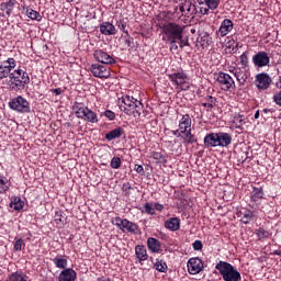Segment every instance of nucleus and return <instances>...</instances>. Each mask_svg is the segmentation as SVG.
I'll use <instances>...</instances> for the list:
<instances>
[{
    "label": "nucleus",
    "instance_id": "obj_1",
    "mask_svg": "<svg viewBox=\"0 0 281 281\" xmlns=\"http://www.w3.org/2000/svg\"><path fill=\"white\" fill-rule=\"evenodd\" d=\"M159 27L161 29L164 43L170 45V52H178L179 41H181V35L183 34V30H186V25L177 24V22H165L159 25Z\"/></svg>",
    "mask_w": 281,
    "mask_h": 281
},
{
    "label": "nucleus",
    "instance_id": "obj_2",
    "mask_svg": "<svg viewBox=\"0 0 281 281\" xmlns=\"http://www.w3.org/2000/svg\"><path fill=\"white\" fill-rule=\"evenodd\" d=\"M215 269H217L224 281H243L240 272L232 263L220 261Z\"/></svg>",
    "mask_w": 281,
    "mask_h": 281
},
{
    "label": "nucleus",
    "instance_id": "obj_3",
    "mask_svg": "<svg viewBox=\"0 0 281 281\" xmlns=\"http://www.w3.org/2000/svg\"><path fill=\"white\" fill-rule=\"evenodd\" d=\"M139 106H142V102L131 95H124L121 98L120 109L126 113V115L137 117V115H139Z\"/></svg>",
    "mask_w": 281,
    "mask_h": 281
},
{
    "label": "nucleus",
    "instance_id": "obj_4",
    "mask_svg": "<svg viewBox=\"0 0 281 281\" xmlns=\"http://www.w3.org/2000/svg\"><path fill=\"white\" fill-rule=\"evenodd\" d=\"M72 111L79 120H85V122H90V124L98 123V114L89 110L83 103H75Z\"/></svg>",
    "mask_w": 281,
    "mask_h": 281
},
{
    "label": "nucleus",
    "instance_id": "obj_5",
    "mask_svg": "<svg viewBox=\"0 0 281 281\" xmlns=\"http://www.w3.org/2000/svg\"><path fill=\"white\" fill-rule=\"evenodd\" d=\"M169 78L173 85H176V89L178 92L188 91L190 89V78L183 71L173 72L169 75Z\"/></svg>",
    "mask_w": 281,
    "mask_h": 281
},
{
    "label": "nucleus",
    "instance_id": "obj_6",
    "mask_svg": "<svg viewBox=\"0 0 281 281\" xmlns=\"http://www.w3.org/2000/svg\"><path fill=\"white\" fill-rule=\"evenodd\" d=\"M9 78L12 89H23L30 82V76L25 71H13Z\"/></svg>",
    "mask_w": 281,
    "mask_h": 281
},
{
    "label": "nucleus",
    "instance_id": "obj_7",
    "mask_svg": "<svg viewBox=\"0 0 281 281\" xmlns=\"http://www.w3.org/2000/svg\"><path fill=\"white\" fill-rule=\"evenodd\" d=\"M10 109L18 113H30V102L23 97H16L9 102Z\"/></svg>",
    "mask_w": 281,
    "mask_h": 281
},
{
    "label": "nucleus",
    "instance_id": "obj_8",
    "mask_svg": "<svg viewBox=\"0 0 281 281\" xmlns=\"http://www.w3.org/2000/svg\"><path fill=\"white\" fill-rule=\"evenodd\" d=\"M112 223L120 227L122 232H131L134 233L137 229V225L128 220H122L121 217H115Z\"/></svg>",
    "mask_w": 281,
    "mask_h": 281
},
{
    "label": "nucleus",
    "instance_id": "obj_9",
    "mask_svg": "<svg viewBox=\"0 0 281 281\" xmlns=\"http://www.w3.org/2000/svg\"><path fill=\"white\" fill-rule=\"evenodd\" d=\"M269 54L267 52H258L252 56V63L257 69H260L261 67H268L270 63Z\"/></svg>",
    "mask_w": 281,
    "mask_h": 281
},
{
    "label": "nucleus",
    "instance_id": "obj_10",
    "mask_svg": "<svg viewBox=\"0 0 281 281\" xmlns=\"http://www.w3.org/2000/svg\"><path fill=\"white\" fill-rule=\"evenodd\" d=\"M187 267L191 276H196L203 271V261L199 257H194L189 259Z\"/></svg>",
    "mask_w": 281,
    "mask_h": 281
},
{
    "label": "nucleus",
    "instance_id": "obj_11",
    "mask_svg": "<svg viewBox=\"0 0 281 281\" xmlns=\"http://www.w3.org/2000/svg\"><path fill=\"white\" fill-rule=\"evenodd\" d=\"M190 131H192V119H190V115L186 114L180 120L179 131H176L175 135H178V137H181V134L188 133Z\"/></svg>",
    "mask_w": 281,
    "mask_h": 281
},
{
    "label": "nucleus",
    "instance_id": "obj_12",
    "mask_svg": "<svg viewBox=\"0 0 281 281\" xmlns=\"http://www.w3.org/2000/svg\"><path fill=\"white\" fill-rule=\"evenodd\" d=\"M180 12L182 13V16H186L187 19H194V14H196V5L192 3V1H184L179 7Z\"/></svg>",
    "mask_w": 281,
    "mask_h": 281
},
{
    "label": "nucleus",
    "instance_id": "obj_13",
    "mask_svg": "<svg viewBox=\"0 0 281 281\" xmlns=\"http://www.w3.org/2000/svg\"><path fill=\"white\" fill-rule=\"evenodd\" d=\"M215 78H217V82H220L224 91H229V89H232V85H234V79H232V76L225 72H220L215 74Z\"/></svg>",
    "mask_w": 281,
    "mask_h": 281
},
{
    "label": "nucleus",
    "instance_id": "obj_14",
    "mask_svg": "<svg viewBox=\"0 0 281 281\" xmlns=\"http://www.w3.org/2000/svg\"><path fill=\"white\" fill-rule=\"evenodd\" d=\"M255 85L258 89H269V86L271 85V77L266 72H261L256 76Z\"/></svg>",
    "mask_w": 281,
    "mask_h": 281
},
{
    "label": "nucleus",
    "instance_id": "obj_15",
    "mask_svg": "<svg viewBox=\"0 0 281 281\" xmlns=\"http://www.w3.org/2000/svg\"><path fill=\"white\" fill-rule=\"evenodd\" d=\"M93 56L99 63H102L103 65H113V63H115V59L102 49L94 50Z\"/></svg>",
    "mask_w": 281,
    "mask_h": 281
},
{
    "label": "nucleus",
    "instance_id": "obj_16",
    "mask_svg": "<svg viewBox=\"0 0 281 281\" xmlns=\"http://www.w3.org/2000/svg\"><path fill=\"white\" fill-rule=\"evenodd\" d=\"M76 278H78L76 270L66 268L59 273L58 281H76Z\"/></svg>",
    "mask_w": 281,
    "mask_h": 281
},
{
    "label": "nucleus",
    "instance_id": "obj_17",
    "mask_svg": "<svg viewBox=\"0 0 281 281\" xmlns=\"http://www.w3.org/2000/svg\"><path fill=\"white\" fill-rule=\"evenodd\" d=\"M165 227L170 232H179V229H181V220L171 217L165 222Z\"/></svg>",
    "mask_w": 281,
    "mask_h": 281
},
{
    "label": "nucleus",
    "instance_id": "obj_18",
    "mask_svg": "<svg viewBox=\"0 0 281 281\" xmlns=\"http://www.w3.org/2000/svg\"><path fill=\"white\" fill-rule=\"evenodd\" d=\"M100 32L105 36H113L117 34V30H115V26L111 22H103L100 25Z\"/></svg>",
    "mask_w": 281,
    "mask_h": 281
},
{
    "label": "nucleus",
    "instance_id": "obj_19",
    "mask_svg": "<svg viewBox=\"0 0 281 281\" xmlns=\"http://www.w3.org/2000/svg\"><path fill=\"white\" fill-rule=\"evenodd\" d=\"M218 146L227 148L232 144V135L229 133L220 132L217 133Z\"/></svg>",
    "mask_w": 281,
    "mask_h": 281
},
{
    "label": "nucleus",
    "instance_id": "obj_20",
    "mask_svg": "<svg viewBox=\"0 0 281 281\" xmlns=\"http://www.w3.org/2000/svg\"><path fill=\"white\" fill-rule=\"evenodd\" d=\"M147 246L153 254H159L161 251V243L155 237H149L147 239Z\"/></svg>",
    "mask_w": 281,
    "mask_h": 281
},
{
    "label": "nucleus",
    "instance_id": "obj_21",
    "mask_svg": "<svg viewBox=\"0 0 281 281\" xmlns=\"http://www.w3.org/2000/svg\"><path fill=\"white\" fill-rule=\"evenodd\" d=\"M232 30H234V22H232V20L229 19H225L221 26H220V34L221 36H227V34H229V32H232Z\"/></svg>",
    "mask_w": 281,
    "mask_h": 281
},
{
    "label": "nucleus",
    "instance_id": "obj_22",
    "mask_svg": "<svg viewBox=\"0 0 281 281\" xmlns=\"http://www.w3.org/2000/svg\"><path fill=\"white\" fill-rule=\"evenodd\" d=\"M204 144L207 147L216 148L218 146V133H211L204 137Z\"/></svg>",
    "mask_w": 281,
    "mask_h": 281
},
{
    "label": "nucleus",
    "instance_id": "obj_23",
    "mask_svg": "<svg viewBox=\"0 0 281 281\" xmlns=\"http://www.w3.org/2000/svg\"><path fill=\"white\" fill-rule=\"evenodd\" d=\"M14 5H16V0H9L8 2H2L0 5V10L5 12V16H10L12 11L14 10Z\"/></svg>",
    "mask_w": 281,
    "mask_h": 281
},
{
    "label": "nucleus",
    "instance_id": "obj_24",
    "mask_svg": "<svg viewBox=\"0 0 281 281\" xmlns=\"http://www.w3.org/2000/svg\"><path fill=\"white\" fill-rule=\"evenodd\" d=\"M198 42L200 43L201 47H210L212 45V37L207 32H201L198 37Z\"/></svg>",
    "mask_w": 281,
    "mask_h": 281
},
{
    "label": "nucleus",
    "instance_id": "obj_25",
    "mask_svg": "<svg viewBox=\"0 0 281 281\" xmlns=\"http://www.w3.org/2000/svg\"><path fill=\"white\" fill-rule=\"evenodd\" d=\"M135 254H136V258L139 260V262H143L144 260H148V252L146 251L145 246L137 245L135 247Z\"/></svg>",
    "mask_w": 281,
    "mask_h": 281
},
{
    "label": "nucleus",
    "instance_id": "obj_26",
    "mask_svg": "<svg viewBox=\"0 0 281 281\" xmlns=\"http://www.w3.org/2000/svg\"><path fill=\"white\" fill-rule=\"evenodd\" d=\"M238 217L240 218L241 223H244V225H247V224L251 223V221L254 218V212H251L249 210L240 211L238 213Z\"/></svg>",
    "mask_w": 281,
    "mask_h": 281
},
{
    "label": "nucleus",
    "instance_id": "obj_27",
    "mask_svg": "<svg viewBox=\"0 0 281 281\" xmlns=\"http://www.w3.org/2000/svg\"><path fill=\"white\" fill-rule=\"evenodd\" d=\"M124 131L122 130V127H116L115 130H112L105 134V139H108V142H113V139L122 137Z\"/></svg>",
    "mask_w": 281,
    "mask_h": 281
},
{
    "label": "nucleus",
    "instance_id": "obj_28",
    "mask_svg": "<svg viewBox=\"0 0 281 281\" xmlns=\"http://www.w3.org/2000/svg\"><path fill=\"white\" fill-rule=\"evenodd\" d=\"M53 263L57 269H67V259L63 255H58L53 259Z\"/></svg>",
    "mask_w": 281,
    "mask_h": 281
},
{
    "label": "nucleus",
    "instance_id": "obj_29",
    "mask_svg": "<svg viewBox=\"0 0 281 281\" xmlns=\"http://www.w3.org/2000/svg\"><path fill=\"white\" fill-rule=\"evenodd\" d=\"M10 190V181L8 178L0 176V194H5Z\"/></svg>",
    "mask_w": 281,
    "mask_h": 281
},
{
    "label": "nucleus",
    "instance_id": "obj_30",
    "mask_svg": "<svg viewBox=\"0 0 281 281\" xmlns=\"http://www.w3.org/2000/svg\"><path fill=\"white\" fill-rule=\"evenodd\" d=\"M151 159H155L156 164H168V159L166 158V155L159 151H153Z\"/></svg>",
    "mask_w": 281,
    "mask_h": 281
},
{
    "label": "nucleus",
    "instance_id": "obj_31",
    "mask_svg": "<svg viewBox=\"0 0 281 281\" xmlns=\"http://www.w3.org/2000/svg\"><path fill=\"white\" fill-rule=\"evenodd\" d=\"M154 268L156 271H159L160 273H166V271H168V265L164 260L159 259H156Z\"/></svg>",
    "mask_w": 281,
    "mask_h": 281
},
{
    "label": "nucleus",
    "instance_id": "obj_32",
    "mask_svg": "<svg viewBox=\"0 0 281 281\" xmlns=\"http://www.w3.org/2000/svg\"><path fill=\"white\" fill-rule=\"evenodd\" d=\"M14 67H16V60H14V58H9L1 64L0 69H8V71H12Z\"/></svg>",
    "mask_w": 281,
    "mask_h": 281
},
{
    "label": "nucleus",
    "instance_id": "obj_33",
    "mask_svg": "<svg viewBox=\"0 0 281 281\" xmlns=\"http://www.w3.org/2000/svg\"><path fill=\"white\" fill-rule=\"evenodd\" d=\"M10 207L19 212L20 210H23V201L21 198L16 196L11 200Z\"/></svg>",
    "mask_w": 281,
    "mask_h": 281
},
{
    "label": "nucleus",
    "instance_id": "obj_34",
    "mask_svg": "<svg viewBox=\"0 0 281 281\" xmlns=\"http://www.w3.org/2000/svg\"><path fill=\"white\" fill-rule=\"evenodd\" d=\"M7 281H27V277L23 272H14Z\"/></svg>",
    "mask_w": 281,
    "mask_h": 281
},
{
    "label": "nucleus",
    "instance_id": "obj_35",
    "mask_svg": "<svg viewBox=\"0 0 281 281\" xmlns=\"http://www.w3.org/2000/svg\"><path fill=\"white\" fill-rule=\"evenodd\" d=\"M262 196H265L262 189H254L251 201H254L255 203H258V201L262 200Z\"/></svg>",
    "mask_w": 281,
    "mask_h": 281
},
{
    "label": "nucleus",
    "instance_id": "obj_36",
    "mask_svg": "<svg viewBox=\"0 0 281 281\" xmlns=\"http://www.w3.org/2000/svg\"><path fill=\"white\" fill-rule=\"evenodd\" d=\"M26 16H29V19H32V21H41L42 19L41 13H38V11H34V9H27Z\"/></svg>",
    "mask_w": 281,
    "mask_h": 281
},
{
    "label": "nucleus",
    "instance_id": "obj_37",
    "mask_svg": "<svg viewBox=\"0 0 281 281\" xmlns=\"http://www.w3.org/2000/svg\"><path fill=\"white\" fill-rule=\"evenodd\" d=\"M182 135L184 144H194V142H196V138H194V135H192V131L184 132Z\"/></svg>",
    "mask_w": 281,
    "mask_h": 281
},
{
    "label": "nucleus",
    "instance_id": "obj_38",
    "mask_svg": "<svg viewBox=\"0 0 281 281\" xmlns=\"http://www.w3.org/2000/svg\"><path fill=\"white\" fill-rule=\"evenodd\" d=\"M204 3L209 10H216L221 4V0H204Z\"/></svg>",
    "mask_w": 281,
    "mask_h": 281
},
{
    "label": "nucleus",
    "instance_id": "obj_39",
    "mask_svg": "<svg viewBox=\"0 0 281 281\" xmlns=\"http://www.w3.org/2000/svg\"><path fill=\"white\" fill-rule=\"evenodd\" d=\"M233 123L235 124V128H243L245 119L241 115L235 116Z\"/></svg>",
    "mask_w": 281,
    "mask_h": 281
},
{
    "label": "nucleus",
    "instance_id": "obj_40",
    "mask_svg": "<svg viewBox=\"0 0 281 281\" xmlns=\"http://www.w3.org/2000/svg\"><path fill=\"white\" fill-rule=\"evenodd\" d=\"M92 74L94 78H100L101 80H104L111 76V72L109 71H93Z\"/></svg>",
    "mask_w": 281,
    "mask_h": 281
},
{
    "label": "nucleus",
    "instance_id": "obj_41",
    "mask_svg": "<svg viewBox=\"0 0 281 281\" xmlns=\"http://www.w3.org/2000/svg\"><path fill=\"white\" fill-rule=\"evenodd\" d=\"M110 166L114 170H117L122 166V159H120V157H113Z\"/></svg>",
    "mask_w": 281,
    "mask_h": 281
},
{
    "label": "nucleus",
    "instance_id": "obj_42",
    "mask_svg": "<svg viewBox=\"0 0 281 281\" xmlns=\"http://www.w3.org/2000/svg\"><path fill=\"white\" fill-rule=\"evenodd\" d=\"M145 212H146V214H149L150 216H155V204H154V202L145 204Z\"/></svg>",
    "mask_w": 281,
    "mask_h": 281
},
{
    "label": "nucleus",
    "instance_id": "obj_43",
    "mask_svg": "<svg viewBox=\"0 0 281 281\" xmlns=\"http://www.w3.org/2000/svg\"><path fill=\"white\" fill-rule=\"evenodd\" d=\"M23 247H25V241H23L21 238L15 239L14 245H13L14 251H21V249H23Z\"/></svg>",
    "mask_w": 281,
    "mask_h": 281
},
{
    "label": "nucleus",
    "instance_id": "obj_44",
    "mask_svg": "<svg viewBox=\"0 0 281 281\" xmlns=\"http://www.w3.org/2000/svg\"><path fill=\"white\" fill-rule=\"evenodd\" d=\"M256 234H257L259 240H265V238L269 237V232L265 231V228L257 229Z\"/></svg>",
    "mask_w": 281,
    "mask_h": 281
},
{
    "label": "nucleus",
    "instance_id": "obj_45",
    "mask_svg": "<svg viewBox=\"0 0 281 281\" xmlns=\"http://www.w3.org/2000/svg\"><path fill=\"white\" fill-rule=\"evenodd\" d=\"M65 221H66V218H65V216H63V214L56 213V215H55L56 225H65Z\"/></svg>",
    "mask_w": 281,
    "mask_h": 281
},
{
    "label": "nucleus",
    "instance_id": "obj_46",
    "mask_svg": "<svg viewBox=\"0 0 281 281\" xmlns=\"http://www.w3.org/2000/svg\"><path fill=\"white\" fill-rule=\"evenodd\" d=\"M178 47L181 49H183V47H190L188 40H183V34L181 35V40H178Z\"/></svg>",
    "mask_w": 281,
    "mask_h": 281
},
{
    "label": "nucleus",
    "instance_id": "obj_47",
    "mask_svg": "<svg viewBox=\"0 0 281 281\" xmlns=\"http://www.w3.org/2000/svg\"><path fill=\"white\" fill-rule=\"evenodd\" d=\"M273 102H276V104H278V106H281V90L279 92L274 93Z\"/></svg>",
    "mask_w": 281,
    "mask_h": 281
},
{
    "label": "nucleus",
    "instance_id": "obj_48",
    "mask_svg": "<svg viewBox=\"0 0 281 281\" xmlns=\"http://www.w3.org/2000/svg\"><path fill=\"white\" fill-rule=\"evenodd\" d=\"M193 249L195 251H201L203 249V243H201V240H195L193 243Z\"/></svg>",
    "mask_w": 281,
    "mask_h": 281
},
{
    "label": "nucleus",
    "instance_id": "obj_49",
    "mask_svg": "<svg viewBox=\"0 0 281 281\" xmlns=\"http://www.w3.org/2000/svg\"><path fill=\"white\" fill-rule=\"evenodd\" d=\"M105 117H108V120H115V113L111 110L105 111Z\"/></svg>",
    "mask_w": 281,
    "mask_h": 281
},
{
    "label": "nucleus",
    "instance_id": "obj_50",
    "mask_svg": "<svg viewBox=\"0 0 281 281\" xmlns=\"http://www.w3.org/2000/svg\"><path fill=\"white\" fill-rule=\"evenodd\" d=\"M239 58H240V63H241L243 67H247V63H248L247 55L243 54Z\"/></svg>",
    "mask_w": 281,
    "mask_h": 281
},
{
    "label": "nucleus",
    "instance_id": "obj_51",
    "mask_svg": "<svg viewBox=\"0 0 281 281\" xmlns=\"http://www.w3.org/2000/svg\"><path fill=\"white\" fill-rule=\"evenodd\" d=\"M154 210L155 212H164V205L162 204H159L157 202H154Z\"/></svg>",
    "mask_w": 281,
    "mask_h": 281
},
{
    "label": "nucleus",
    "instance_id": "obj_52",
    "mask_svg": "<svg viewBox=\"0 0 281 281\" xmlns=\"http://www.w3.org/2000/svg\"><path fill=\"white\" fill-rule=\"evenodd\" d=\"M134 170L138 175H144V167L142 165H135Z\"/></svg>",
    "mask_w": 281,
    "mask_h": 281
},
{
    "label": "nucleus",
    "instance_id": "obj_53",
    "mask_svg": "<svg viewBox=\"0 0 281 281\" xmlns=\"http://www.w3.org/2000/svg\"><path fill=\"white\" fill-rule=\"evenodd\" d=\"M209 12H210V7H207V8L201 7L200 8V14H209Z\"/></svg>",
    "mask_w": 281,
    "mask_h": 281
},
{
    "label": "nucleus",
    "instance_id": "obj_54",
    "mask_svg": "<svg viewBox=\"0 0 281 281\" xmlns=\"http://www.w3.org/2000/svg\"><path fill=\"white\" fill-rule=\"evenodd\" d=\"M10 77V71H0V80H3V78Z\"/></svg>",
    "mask_w": 281,
    "mask_h": 281
},
{
    "label": "nucleus",
    "instance_id": "obj_55",
    "mask_svg": "<svg viewBox=\"0 0 281 281\" xmlns=\"http://www.w3.org/2000/svg\"><path fill=\"white\" fill-rule=\"evenodd\" d=\"M52 91H53V93H55V95H60V93H63V89H60V88L53 89Z\"/></svg>",
    "mask_w": 281,
    "mask_h": 281
},
{
    "label": "nucleus",
    "instance_id": "obj_56",
    "mask_svg": "<svg viewBox=\"0 0 281 281\" xmlns=\"http://www.w3.org/2000/svg\"><path fill=\"white\" fill-rule=\"evenodd\" d=\"M119 27L122 30V32H124V30H126V24L120 23Z\"/></svg>",
    "mask_w": 281,
    "mask_h": 281
},
{
    "label": "nucleus",
    "instance_id": "obj_57",
    "mask_svg": "<svg viewBox=\"0 0 281 281\" xmlns=\"http://www.w3.org/2000/svg\"><path fill=\"white\" fill-rule=\"evenodd\" d=\"M93 69H98L99 71H102V66L100 65H92Z\"/></svg>",
    "mask_w": 281,
    "mask_h": 281
},
{
    "label": "nucleus",
    "instance_id": "obj_58",
    "mask_svg": "<svg viewBox=\"0 0 281 281\" xmlns=\"http://www.w3.org/2000/svg\"><path fill=\"white\" fill-rule=\"evenodd\" d=\"M277 87H278V89H281V76H280V78H279V80L277 82Z\"/></svg>",
    "mask_w": 281,
    "mask_h": 281
},
{
    "label": "nucleus",
    "instance_id": "obj_59",
    "mask_svg": "<svg viewBox=\"0 0 281 281\" xmlns=\"http://www.w3.org/2000/svg\"><path fill=\"white\" fill-rule=\"evenodd\" d=\"M258 117H260V111H257V112L255 113V120H258Z\"/></svg>",
    "mask_w": 281,
    "mask_h": 281
},
{
    "label": "nucleus",
    "instance_id": "obj_60",
    "mask_svg": "<svg viewBox=\"0 0 281 281\" xmlns=\"http://www.w3.org/2000/svg\"><path fill=\"white\" fill-rule=\"evenodd\" d=\"M123 190H131V186L130 184H124Z\"/></svg>",
    "mask_w": 281,
    "mask_h": 281
},
{
    "label": "nucleus",
    "instance_id": "obj_61",
    "mask_svg": "<svg viewBox=\"0 0 281 281\" xmlns=\"http://www.w3.org/2000/svg\"><path fill=\"white\" fill-rule=\"evenodd\" d=\"M125 42L128 45V47H131V38L125 40Z\"/></svg>",
    "mask_w": 281,
    "mask_h": 281
},
{
    "label": "nucleus",
    "instance_id": "obj_62",
    "mask_svg": "<svg viewBox=\"0 0 281 281\" xmlns=\"http://www.w3.org/2000/svg\"><path fill=\"white\" fill-rule=\"evenodd\" d=\"M191 34H196V30L191 29Z\"/></svg>",
    "mask_w": 281,
    "mask_h": 281
},
{
    "label": "nucleus",
    "instance_id": "obj_63",
    "mask_svg": "<svg viewBox=\"0 0 281 281\" xmlns=\"http://www.w3.org/2000/svg\"><path fill=\"white\" fill-rule=\"evenodd\" d=\"M235 76H240V71L235 72Z\"/></svg>",
    "mask_w": 281,
    "mask_h": 281
},
{
    "label": "nucleus",
    "instance_id": "obj_64",
    "mask_svg": "<svg viewBox=\"0 0 281 281\" xmlns=\"http://www.w3.org/2000/svg\"><path fill=\"white\" fill-rule=\"evenodd\" d=\"M207 106H209V108H212V104L209 103Z\"/></svg>",
    "mask_w": 281,
    "mask_h": 281
}]
</instances>
